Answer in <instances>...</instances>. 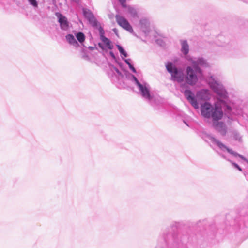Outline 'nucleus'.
Listing matches in <instances>:
<instances>
[{"instance_id":"nucleus-1","label":"nucleus","mask_w":248,"mask_h":248,"mask_svg":"<svg viewBox=\"0 0 248 248\" xmlns=\"http://www.w3.org/2000/svg\"><path fill=\"white\" fill-rule=\"evenodd\" d=\"M209 85L216 94L217 100L213 105L209 102L201 104V113L205 118H211L213 121H217L223 117V111L226 114H231L232 108L229 104L228 93L221 83L212 79Z\"/></svg>"},{"instance_id":"nucleus-2","label":"nucleus","mask_w":248,"mask_h":248,"mask_svg":"<svg viewBox=\"0 0 248 248\" xmlns=\"http://www.w3.org/2000/svg\"><path fill=\"white\" fill-rule=\"evenodd\" d=\"M189 61L192 66H187L184 74L185 83L190 86L195 85L198 81L199 75H202L203 71L201 68L208 67L209 63L206 60L202 57L190 58Z\"/></svg>"},{"instance_id":"nucleus-3","label":"nucleus","mask_w":248,"mask_h":248,"mask_svg":"<svg viewBox=\"0 0 248 248\" xmlns=\"http://www.w3.org/2000/svg\"><path fill=\"white\" fill-rule=\"evenodd\" d=\"M126 78L136 86L141 96L153 105V101L155 100V97L154 94L151 92V87L149 83L144 80H139L135 75L130 73L126 75Z\"/></svg>"},{"instance_id":"nucleus-4","label":"nucleus","mask_w":248,"mask_h":248,"mask_svg":"<svg viewBox=\"0 0 248 248\" xmlns=\"http://www.w3.org/2000/svg\"><path fill=\"white\" fill-rule=\"evenodd\" d=\"M184 95L189 103L195 109L199 108L198 101L208 102L211 98L210 91L208 89H202L197 92L196 95L189 89L183 92Z\"/></svg>"},{"instance_id":"nucleus-5","label":"nucleus","mask_w":248,"mask_h":248,"mask_svg":"<svg viewBox=\"0 0 248 248\" xmlns=\"http://www.w3.org/2000/svg\"><path fill=\"white\" fill-rule=\"evenodd\" d=\"M164 232L163 239L159 241L155 248H174L176 247L180 240L178 233L173 232L170 233Z\"/></svg>"},{"instance_id":"nucleus-6","label":"nucleus","mask_w":248,"mask_h":248,"mask_svg":"<svg viewBox=\"0 0 248 248\" xmlns=\"http://www.w3.org/2000/svg\"><path fill=\"white\" fill-rule=\"evenodd\" d=\"M165 66L166 70L171 75V80L179 83H181L184 81L185 73L182 69L176 67L171 62H168Z\"/></svg>"},{"instance_id":"nucleus-7","label":"nucleus","mask_w":248,"mask_h":248,"mask_svg":"<svg viewBox=\"0 0 248 248\" xmlns=\"http://www.w3.org/2000/svg\"><path fill=\"white\" fill-rule=\"evenodd\" d=\"M208 138L213 144L217 145L222 151H227L228 153H229L230 154H231L235 157H238L243 160H247V159L242 155L238 154L236 152L233 151L232 149L229 148L223 143H222L221 141H220L216 139L213 136H209Z\"/></svg>"},{"instance_id":"nucleus-8","label":"nucleus","mask_w":248,"mask_h":248,"mask_svg":"<svg viewBox=\"0 0 248 248\" xmlns=\"http://www.w3.org/2000/svg\"><path fill=\"white\" fill-rule=\"evenodd\" d=\"M115 18L116 22L119 26L130 33L133 32L132 26L126 18L119 15H116Z\"/></svg>"},{"instance_id":"nucleus-9","label":"nucleus","mask_w":248,"mask_h":248,"mask_svg":"<svg viewBox=\"0 0 248 248\" xmlns=\"http://www.w3.org/2000/svg\"><path fill=\"white\" fill-rule=\"evenodd\" d=\"M83 15L88 20L90 24L93 27L98 29L99 26L101 25L90 10L84 9Z\"/></svg>"},{"instance_id":"nucleus-10","label":"nucleus","mask_w":248,"mask_h":248,"mask_svg":"<svg viewBox=\"0 0 248 248\" xmlns=\"http://www.w3.org/2000/svg\"><path fill=\"white\" fill-rule=\"evenodd\" d=\"M56 16L58 17L61 29L63 31H67L69 29V23L67 18L59 13H56Z\"/></svg>"},{"instance_id":"nucleus-11","label":"nucleus","mask_w":248,"mask_h":248,"mask_svg":"<svg viewBox=\"0 0 248 248\" xmlns=\"http://www.w3.org/2000/svg\"><path fill=\"white\" fill-rule=\"evenodd\" d=\"M213 122L215 129L219 132L221 136H225L227 132V127L226 124L221 121L219 122L217 121Z\"/></svg>"},{"instance_id":"nucleus-12","label":"nucleus","mask_w":248,"mask_h":248,"mask_svg":"<svg viewBox=\"0 0 248 248\" xmlns=\"http://www.w3.org/2000/svg\"><path fill=\"white\" fill-rule=\"evenodd\" d=\"M98 30L99 32L100 39L104 43L105 46L109 49H112L113 46L110 40L108 38L105 36V31L103 28L101 26H99Z\"/></svg>"},{"instance_id":"nucleus-13","label":"nucleus","mask_w":248,"mask_h":248,"mask_svg":"<svg viewBox=\"0 0 248 248\" xmlns=\"http://www.w3.org/2000/svg\"><path fill=\"white\" fill-rule=\"evenodd\" d=\"M140 24L142 31L145 35L149 32V23L146 19H142L140 20Z\"/></svg>"},{"instance_id":"nucleus-14","label":"nucleus","mask_w":248,"mask_h":248,"mask_svg":"<svg viewBox=\"0 0 248 248\" xmlns=\"http://www.w3.org/2000/svg\"><path fill=\"white\" fill-rule=\"evenodd\" d=\"M181 44V52L185 55H187L189 51V45L186 40H182Z\"/></svg>"},{"instance_id":"nucleus-15","label":"nucleus","mask_w":248,"mask_h":248,"mask_svg":"<svg viewBox=\"0 0 248 248\" xmlns=\"http://www.w3.org/2000/svg\"><path fill=\"white\" fill-rule=\"evenodd\" d=\"M125 4H126L125 3ZM124 8H127V12L130 15V16L133 17V18H137L138 17V13L136 9H135L134 7L131 6H127L126 5H125V7H123Z\"/></svg>"},{"instance_id":"nucleus-16","label":"nucleus","mask_w":248,"mask_h":248,"mask_svg":"<svg viewBox=\"0 0 248 248\" xmlns=\"http://www.w3.org/2000/svg\"><path fill=\"white\" fill-rule=\"evenodd\" d=\"M65 38L70 44L76 47L78 46V43L72 34H68L65 36Z\"/></svg>"},{"instance_id":"nucleus-17","label":"nucleus","mask_w":248,"mask_h":248,"mask_svg":"<svg viewBox=\"0 0 248 248\" xmlns=\"http://www.w3.org/2000/svg\"><path fill=\"white\" fill-rule=\"evenodd\" d=\"M76 37L78 42L80 43H82L85 41V36L82 32H78L76 33Z\"/></svg>"},{"instance_id":"nucleus-18","label":"nucleus","mask_w":248,"mask_h":248,"mask_svg":"<svg viewBox=\"0 0 248 248\" xmlns=\"http://www.w3.org/2000/svg\"><path fill=\"white\" fill-rule=\"evenodd\" d=\"M220 156L222 158H223L226 159L227 160H228V161L232 163V166L234 167H235V168H236L237 169H238L239 171H241L242 170V168L237 163H234V162L232 161L231 160L227 159L226 158V157L223 154H221Z\"/></svg>"},{"instance_id":"nucleus-19","label":"nucleus","mask_w":248,"mask_h":248,"mask_svg":"<svg viewBox=\"0 0 248 248\" xmlns=\"http://www.w3.org/2000/svg\"><path fill=\"white\" fill-rule=\"evenodd\" d=\"M232 136L234 140L240 141L241 140L242 137L240 133L236 130L232 131Z\"/></svg>"},{"instance_id":"nucleus-20","label":"nucleus","mask_w":248,"mask_h":248,"mask_svg":"<svg viewBox=\"0 0 248 248\" xmlns=\"http://www.w3.org/2000/svg\"><path fill=\"white\" fill-rule=\"evenodd\" d=\"M116 46L121 55L124 56V57L128 56L127 52L121 45H117Z\"/></svg>"},{"instance_id":"nucleus-21","label":"nucleus","mask_w":248,"mask_h":248,"mask_svg":"<svg viewBox=\"0 0 248 248\" xmlns=\"http://www.w3.org/2000/svg\"><path fill=\"white\" fill-rule=\"evenodd\" d=\"M30 5L33 7L34 9L38 7V2L37 0H27Z\"/></svg>"},{"instance_id":"nucleus-22","label":"nucleus","mask_w":248,"mask_h":248,"mask_svg":"<svg viewBox=\"0 0 248 248\" xmlns=\"http://www.w3.org/2000/svg\"><path fill=\"white\" fill-rule=\"evenodd\" d=\"M110 69L112 71H113V70H114L117 73V74L119 76H121V77H123V74L122 73L120 72V71L117 68H116V67H115L113 65H111L110 66Z\"/></svg>"},{"instance_id":"nucleus-23","label":"nucleus","mask_w":248,"mask_h":248,"mask_svg":"<svg viewBox=\"0 0 248 248\" xmlns=\"http://www.w3.org/2000/svg\"><path fill=\"white\" fill-rule=\"evenodd\" d=\"M129 69L134 73H137V71H136V69H135V68L134 67V66L131 64H130L129 66H128Z\"/></svg>"},{"instance_id":"nucleus-24","label":"nucleus","mask_w":248,"mask_h":248,"mask_svg":"<svg viewBox=\"0 0 248 248\" xmlns=\"http://www.w3.org/2000/svg\"><path fill=\"white\" fill-rule=\"evenodd\" d=\"M98 46L102 50H104L106 49V48H105L106 46L104 44H103L102 43H98Z\"/></svg>"},{"instance_id":"nucleus-25","label":"nucleus","mask_w":248,"mask_h":248,"mask_svg":"<svg viewBox=\"0 0 248 248\" xmlns=\"http://www.w3.org/2000/svg\"><path fill=\"white\" fill-rule=\"evenodd\" d=\"M120 3L121 4L122 6L123 7L125 6V3H126V0H118Z\"/></svg>"},{"instance_id":"nucleus-26","label":"nucleus","mask_w":248,"mask_h":248,"mask_svg":"<svg viewBox=\"0 0 248 248\" xmlns=\"http://www.w3.org/2000/svg\"><path fill=\"white\" fill-rule=\"evenodd\" d=\"M124 62L128 65V66H129L130 64H131V63L130 62V59H124Z\"/></svg>"},{"instance_id":"nucleus-27","label":"nucleus","mask_w":248,"mask_h":248,"mask_svg":"<svg viewBox=\"0 0 248 248\" xmlns=\"http://www.w3.org/2000/svg\"><path fill=\"white\" fill-rule=\"evenodd\" d=\"M109 54L111 56V57L114 60H116V57L115 56V54H114V53L112 52V51H110L109 52Z\"/></svg>"},{"instance_id":"nucleus-28","label":"nucleus","mask_w":248,"mask_h":248,"mask_svg":"<svg viewBox=\"0 0 248 248\" xmlns=\"http://www.w3.org/2000/svg\"><path fill=\"white\" fill-rule=\"evenodd\" d=\"M84 59H88V56L87 55H84L82 57Z\"/></svg>"},{"instance_id":"nucleus-29","label":"nucleus","mask_w":248,"mask_h":248,"mask_svg":"<svg viewBox=\"0 0 248 248\" xmlns=\"http://www.w3.org/2000/svg\"><path fill=\"white\" fill-rule=\"evenodd\" d=\"M113 31L115 32V33L117 35V29H113Z\"/></svg>"},{"instance_id":"nucleus-30","label":"nucleus","mask_w":248,"mask_h":248,"mask_svg":"<svg viewBox=\"0 0 248 248\" xmlns=\"http://www.w3.org/2000/svg\"><path fill=\"white\" fill-rule=\"evenodd\" d=\"M89 49H90V50H93V46H90V47H89Z\"/></svg>"},{"instance_id":"nucleus-31","label":"nucleus","mask_w":248,"mask_h":248,"mask_svg":"<svg viewBox=\"0 0 248 248\" xmlns=\"http://www.w3.org/2000/svg\"><path fill=\"white\" fill-rule=\"evenodd\" d=\"M184 123H185V124L187 125L188 126H189V125L187 124V123H186L185 121H184Z\"/></svg>"},{"instance_id":"nucleus-32","label":"nucleus","mask_w":248,"mask_h":248,"mask_svg":"<svg viewBox=\"0 0 248 248\" xmlns=\"http://www.w3.org/2000/svg\"><path fill=\"white\" fill-rule=\"evenodd\" d=\"M184 85H185V84H182V85H181V87L184 86Z\"/></svg>"},{"instance_id":"nucleus-33","label":"nucleus","mask_w":248,"mask_h":248,"mask_svg":"<svg viewBox=\"0 0 248 248\" xmlns=\"http://www.w3.org/2000/svg\"><path fill=\"white\" fill-rule=\"evenodd\" d=\"M120 65H121V63H118Z\"/></svg>"}]
</instances>
